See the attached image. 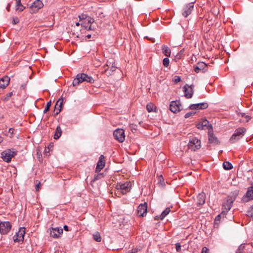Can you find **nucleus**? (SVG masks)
<instances>
[{"instance_id":"obj_38","label":"nucleus","mask_w":253,"mask_h":253,"mask_svg":"<svg viewBox=\"0 0 253 253\" xmlns=\"http://www.w3.org/2000/svg\"><path fill=\"white\" fill-rule=\"evenodd\" d=\"M181 81V78L179 76H175L173 78V81L175 83H178Z\"/></svg>"},{"instance_id":"obj_4","label":"nucleus","mask_w":253,"mask_h":253,"mask_svg":"<svg viewBox=\"0 0 253 253\" xmlns=\"http://www.w3.org/2000/svg\"><path fill=\"white\" fill-rule=\"evenodd\" d=\"M131 183L130 182L127 181L124 183H119L116 185L117 191H115V194L116 196L120 197L119 192L121 191L122 194H125L128 192L130 190Z\"/></svg>"},{"instance_id":"obj_58","label":"nucleus","mask_w":253,"mask_h":253,"mask_svg":"<svg viewBox=\"0 0 253 253\" xmlns=\"http://www.w3.org/2000/svg\"><path fill=\"white\" fill-rule=\"evenodd\" d=\"M208 250H208V248H207V253H209L208 252Z\"/></svg>"},{"instance_id":"obj_50","label":"nucleus","mask_w":253,"mask_h":253,"mask_svg":"<svg viewBox=\"0 0 253 253\" xmlns=\"http://www.w3.org/2000/svg\"><path fill=\"white\" fill-rule=\"evenodd\" d=\"M206 247H203L201 253H206Z\"/></svg>"},{"instance_id":"obj_16","label":"nucleus","mask_w":253,"mask_h":253,"mask_svg":"<svg viewBox=\"0 0 253 253\" xmlns=\"http://www.w3.org/2000/svg\"><path fill=\"white\" fill-rule=\"evenodd\" d=\"M184 92L185 93L184 96L187 98H190L192 97L193 94V88L192 85H188L187 84H185L183 87Z\"/></svg>"},{"instance_id":"obj_8","label":"nucleus","mask_w":253,"mask_h":253,"mask_svg":"<svg viewBox=\"0 0 253 253\" xmlns=\"http://www.w3.org/2000/svg\"><path fill=\"white\" fill-rule=\"evenodd\" d=\"M194 2H190L184 5L182 8V14L184 17H187L191 14L192 11L194 9Z\"/></svg>"},{"instance_id":"obj_55","label":"nucleus","mask_w":253,"mask_h":253,"mask_svg":"<svg viewBox=\"0 0 253 253\" xmlns=\"http://www.w3.org/2000/svg\"><path fill=\"white\" fill-rule=\"evenodd\" d=\"M88 39H89L91 38V35L89 34V35H87L86 36Z\"/></svg>"},{"instance_id":"obj_17","label":"nucleus","mask_w":253,"mask_h":253,"mask_svg":"<svg viewBox=\"0 0 253 253\" xmlns=\"http://www.w3.org/2000/svg\"><path fill=\"white\" fill-rule=\"evenodd\" d=\"M105 165V157L103 155H101L99 158V161L97 164V166L95 169L96 172L100 171L104 167Z\"/></svg>"},{"instance_id":"obj_2","label":"nucleus","mask_w":253,"mask_h":253,"mask_svg":"<svg viewBox=\"0 0 253 253\" xmlns=\"http://www.w3.org/2000/svg\"><path fill=\"white\" fill-rule=\"evenodd\" d=\"M208 130V144L207 146H215L220 144V141L213 133L212 126L211 124H207Z\"/></svg>"},{"instance_id":"obj_7","label":"nucleus","mask_w":253,"mask_h":253,"mask_svg":"<svg viewBox=\"0 0 253 253\" xmlns=\"http://www.w3.org/2000/svg\"><path fill=\"white\" fill-rule=\"evenodd\" d=\"M188 147L192 151H195L201 147V141L197 138H191L188 144Z\"/></svg>"},{"instance_id":"obj_1","label":"nucleus","mask_w":253,"mask_h":253,"mask_svg":"<svg viewBox=\"0 0 253 253\" xmlns=\"http://www.w3.org/2000/svg\"><path fill=\"white\" fill-rule=\"evenodd\" d=\"M83 82L93 83L94 80L91 76H89L86 74L79 73L77 75L76 78L73 80L72 84L74 86H75Z\"/></svg>"},{"instance_id":"obj_49","label":"nucleus","mask_w":253,"mask_h":253,"mask_svg":"<svg viewBox=\"0 0 253 253\" xmlns=\"http://www.w3.org/2000/svg\"><path fill=\"white\" fill-rule=\"evenodd\" d=\"M10 4H8L6 7V9L9 11H10Z\"/></svg>"},{"instance_id":"obj_42","label":"nucleus","mask_w":253,"mask_h":253,"mask_svg":"<svg viewBox=\"0 0 253 253\" xmlns=\"http://www.w3.org/2000/svg\"><path fill=\"white\" fill-rule=\"evenodd\" d=\"M220 216H221V214H218V215H217L215 218V220H214V222H215V223H217L218 221H220Z\"/></svg>"},{"instance_id":"obj_37","label":"nucleus","mask_w":253,"mask_h":253,"mask_svg":"<svg viewBox=\"0 0 253 253\" xmlns=\"http://www.w3.org/2000/svg\"><path fill=\"white\" fill-rule=\"evenodd\" d=\"M12 92H9L7 93L3 98L4 101H7L9 99V98L12 95Z\"/></svg>"},{"instance_id":"obj_3","label":"nucleus","mask_w":253,"mask_h":253,"mask_svg":"<svg viewBox=\"0 0 253 253\" xmlns=\"http://www.w3.org/2000/svg\"><path fill=\"white\" fill-rule=\"evenodd\" d=\"M81 25L88 30H92L91 24L94 22V19L87 16L86 14H82L79 16Z\"/></svg>"},{"instance_id":"obj_27","label":"nucleus","mask_w":253,"mask_h":253,"mask_svg":"<svg viewBox=\"0 0 253 253\" xmlns=\"http://www.w3.org/2000/svg\"><path fill=\"white\" fill-rule=\"evenodd\" d=\"M16 10L19 12L23 11L25 8V7L22 4L21 0H16Z\"/></svg>"},{"instance_id":"obj_13","label":"nucleus","mask_w":253,"mask_h":253,"mask_svg":"<svg viewBox=\"0 0 253 253\" xmlns=\"http://www.w3.org/2000/svg\"><path fill=\"white\" fill-rule=\"evenodd\" d=\"M181 104L179 101H173L170 102L169 110L174 113H177L180 111Z\"/></svg>"},{"instance_id":"obj_52","label":"nucleus","mask_w":253,"mask_h":253,"mask_svg":"<svg viewBox=\"0 0 253 253\" xmlns=\"http://www.w3.org/2000/svg\"><path fill=\"white\" fill-rule=\"evenodd\" d=\"M154 218L155 220H159V219H160V216H155Z\"/></svg>"},{"instance_id":"obj_47","label":"nucleus","mask_w":253,"mask_h":253,"mask_svg":"<svg viewBox=\"0 0 253 253\" xmlns=\"http://www.w3.org/2000/svg\"><path fill=\"white\" fill-rule=\"evenodd\" d=\"M245 118L246 119V122H249L251 120V117L249 115H246Z\"/></svg>"},{"instance_id":"obj_12","label":"nucleus","mask_w":253,"mask_h":253,"mask_svg":"<svg viewBox=\"0 0 253 253\" xmlns=\"http://www.w3.org/2000/svg\"><path fill=\"white\" fill-rule=\"evenodd\" d=\"M43 6L42 2L40 0L35 1L30 7V12L31 13H36L42 8Z\"/></svg>"},{"instance_id":"obj_5","label":"nucleus","mask_w":253,"mask_h":253,"mask_svg":"<svg viewBox=\"0 0 253 253\" xmlns=\"http://www.w3.org/2000/svg\"><path fill=\"white\" fill-rule=\"evenodd\" d=\"M235 198L228 197L222 204V211L221 214L225 215L231 209Z\"/></svg>"},{"instance_id":"obj_10","label":"nucleus","mask_w":253,"mask_h":253,"mask_svg":"<svg viewBox=\"0 0 253 253\" xmlns=\"http://www.w3.org/2000/svg\"><path fill=\"white\" fill-rule=\"evenodd\" d=\"M11 225L8 221L0 222V233L1 234H6L10 230Z\"/></svg>"},{"instance_id":"obj_14","label":"nucleus","mask_w":253,"mask_h":253,"mask_svg":"<svg viewBox=\"0 0 253 253\" xmlns=\"http://www.w3.org/2000/svg\"><path fill=\"white\" fill-rule=\"evenodd\" d=\"M137 214L139 216H145L147 212V204L145 202L141 204L137 208Z\"/></svg>"},{"instance_id":"obj_41","label":"nucleus","mask_w":253,"mask_h":253,"mask_svg":"<svg viewBox=\"0 0 253 253\" xmlns=\"http://www.w3.org/2000/svg\"><path fill=\"white\" fill-rule=\"evenodd\" d=\"M175 248L177 252H180L181 250V245L179 243L175 244Z\"/></svg>"},{"instance_id":"obj_6","label":"nucleus","mask_w":253,"mask_h":253,"mask_svg":"<svg viewBox=\"0 0 253 253\" xmlns=\"http://www.w3.org/2000/svg\"><path fill=\"white\" fill-rule=\"evenodd\" d=\"M1 154L3 160L7 163H9L11 161V159L16 155V153L10 149H7L2 151Z\"/></svg>"},{"instance_id":"obj_48","label":"nucleus","mask_w":253,"mask_h":253,"mask_svg":"<svg viewBox=\"0 0 253 253\" xmlns=\"http://www.w3.org/2000/svg\"><path fill=\"white\" fill-rule=\"evenodd\" d=\"M63 227H64V229L65 230H66L67 231H69L68 227L67 225H64Z\"/></svg>"},{"instance_id":"obj_23","label":"nucleus","mask_w":253,"mask_h":253,"mask_svg":"<svg viewBox=\"0 0 253 253\" xmlns=\"http://www.w3.org/2000/svg\"><path fill=\"white\" fill-rule=\"evenodd\" d=\"M206 201V194L205 193H201L199 194L197 196V204L198 206L199 205H202L205 204Z\"/></svg>"},{"instance_id":"obj_31","label":"nucleus","mask_w":253,"mask_h":253,"mask_svg":"<svg viewBox=\"0 0 253 253\" xmlns=\"http://www.w3.org/2000/svg\"><path fill=\"white\" fill-rule=\"evenodd\" d=\"M93 239L95 241L98 242H100L101 241L102 238H101L100 233L98 232H95L93 235Z\"/></svg>"},{"instance_id":"obj_29","label":"nucleus","mask_w":253,"mask_h":253,"mask_svg":"<svg viewBox=\"0 0 253 253\" xmlns=\"http://www.w3.org/2000/svg\"><path fill=\"white\" fill-rule=\"evenodd\" d=\"M170 211L169 208H166L160 215V219H163L169 213Z\"/></svg>"},{"instance_id":"obj_59","label":"nucleus","mask_w":253,"mask_h":253,"mask_svg":"<svg viewBox=\"0 0 253 253\" xmlns=\"http://www.w3.org/2000/svg\"><path fill=\"white\" fill-rule=\"evenodd\" d=\"M236 253H242V252L239 251L238 252H237Z\"/></svg>"},{"instance_id":"obj_36","label":"nucleus","mask_w":253,"mask_h":253,"mask_svg":"<svg viewBox=\"0 0 253 253\" xmlns=\"http://www.w3.org/2000/svg\"><path fill=\"white\" fill-rule=\"evenodd\" d=\"M247 215L250 217H253V209L250 208L247 212Z\"/></svg>"},{"instance_id":"obj_15","label":"nucleus","mask_w":253,"mask_h":253,"mask_svg":"<svg viewBox=\"0 0 253 253\" xmlns=\"http://www.w3.org/2000/svg\"><path fill=\"white\" fill-rule=\"evenodd\" d=\"M63 233V229L61 228L56 227L50 229V235L54 238H58Z\"/></svg>"},{"instance_id":"obj_43","label":"nucleus","mask_w":253,"mask_h":253,"mask_svg":"<svg viewBox=\"0 0 253 253\" xmlns=\"http://www.w3.org/2000/svg\"><path fill=\"white\" fill-rule=\"evenodd\" d=\"M129 127L131 130H136L137 129V126L134 124H130Z\"/></svg>"},{"instance_id":"obj_33","label":"nucleus","mask_w":253,"mask_h":253,"mask_svg":"<svg viewBox=\"0 0 253 253\" xmlns=\"http://www.w3.org/2000/svg\"><path fill=\"white\" fill-rule=\"evenodd\" d=\"M103 177V174L102 173H99L97 174H95L94 175L93 178L91 182H94L97 180H98L99 179Z\"/></svg>"},{"instance_id":"obj_22","label":"nucleus","mask_w":253,"mask_h":253,"mask_svg":"<svg viewBox=\"0 0 253 253\" xmlns=\"http://www.w3.org/2000/svg\"><path fill=\"white\" fill-rule=\"evenodd\" d=\"M63 103V99L60 98L56 103L55 105L54 112H55V115H58L61 110V106Z\"/></svg>"},{"instance_id":"obj_21","label":"nucleus","mask_w":253,"mask_h":253,"mask_svg":"<svg viewBox=\"0 0 253 253\" xmlns=\"http://www.w3.org/2000/svg\"><path fill=\"white\" fill-rule=\"evenodd\" d=\"M10 78L5 76L0 79V88H5L9 84Z\"/></svg>"},{"instance_id":"obj_19","label":"nucleus","mask_w":253,"mask_h":253,"mask_svg":"<svg viewBox=\"0 0 253 253\" xmlns=\"http://www.w3.org/2000/svg\"><path fill=\"white\" fill-rule=\"evenodd\" d=\"M246 131V129L244 127L237 128L234 133L232 135V139H234V137L237 136L241 138L244 135Z\"/></svg>"},{"instance_id":"obj_56","label":"nucleus","mask_w":253,"mask_h":253,"mask_svg":"<svg viewBox=\"0 0 253 253\" xmlns=\"http://www.w3.org/2000/svg\"><path fill=\"white\" fill-rule=\"evenodd\" d=\"M81 25V24L79 22H77L76 23V26H79Z\"/></svg>"},{"instance_id":"obj_51","label":"nucleus","mask_w":253,"mask_h":253,"mask_svg":"<svg viewBox=\"0 0 253 253\" xmlns=\"http://www.w3.org/2000/svg\"><path fill=\"white\" fill-rule=\"evenodd\" d=\"M240 115L242 117H245V116L246 115L244 113H241Z\"/></svg>"},{"instance_id":"obj_40","label":"nucleus","mask_w":253,"mask_h":253,"mask_svg":"<svg viewBox=\"0 0 253 253\" xmlns=\"http://www.w3.org/2000/svg\"><path fill=\"white\" fill-rule=\"evenodd\" d=\"M240 139V138L239 137L237 136V137H235L234 139H232V136H231V138H230V142L232 143H233Z\"/></svg>"},{"instance_id":"obj_44","label":"nucleus","mask_w":253,"mask_h":253,"mask_svg":"<svg viewBox=\"0 0 253 253\" xmlns=\"http://www.w3.org/2000/svg\"><path fill=\"white\" fill-rule=\"evenodd\" d=\"M14 129L13 128H10L9 129L8 132L11 134V135L10 136V137H12V135L14 133Z\"/></svg>"},{"instance_id":"obj_53","label":"nucleus","mask_w":253,"mask_h":253,"mask_svg":"<svg viewBox=\"0 0 253 253\" xmlns=\"http://www.w3.org/2000/svg\"><path fill=\"white\" fill-rule=\"evenodd\" d=\"M3 140V138L1 136H0V143H1Z\"/></svg>"},{"instance_id":"obj_26","label":"nucleus","mask_w":253,"mask_h":253,"mask_svg":"<svg viewBox=\"0 0 253 253\" xmlns=\"http://www.w3.org/2000/svg\"><path fill=\"white\" fill-rule=\"evenodd\" d=\"M205 103H198L195 104H192L190 106L189 108L191 110L204 109L205 108Z\"/></svg>"},{"instance_id":"obj_28","label":"nucleus","mask_w":253,"mask_h":253,"mask_svg":"<svg viewBox=\"0 0 253 253\" xmlns=\"http://www.w3.org/2000/svg\"><path fill=\"white\" fill-rule=\"evenodd\" d=\"M62 129L60 126H57L54 133V138L55 139H58L62 134Z\"/></svg>"},{"instance_id":"obj_57","label":"nucleus","mask_w":253,"mask_h":253,"mask_svg":"<svg viewBox=\"0 0 253 253\" xmlns=\"http://www.w3.org/2000/svg\"><path fill=\"white\" fill-rule=\"evenodd\" d=\"M160 178H162L163 180H164L163 177H162V175L160 176Z\"/></svg>"},{"instance_id":"obj_39","label":"nucleus","mask_w":253,"mask_h":253,"mask_svg":"<svg viewBox=\"0 0 253 253\" xmlns=\"http://www.w3.org/2000/svg\"><path fill=\"white\" fill-rule=\"evenodd\" d=\"M195 114V112H189L187 113H186L185 115V118L187 119V118H189L190 116H193V115H194Z\"/></svg>"},{"instance_id":"obj_35","label":"nucleus","mask_w":253,"mask_h":253,"mask_svg":"<svg viewBox=\"0 0 253 253\" xmlns=\"http://www.w3.org/2000/svg\"><path fill=\"white\" fill-rule=\"evenodd\" d=\"M169 60L168 58H165L163 60V64L165 67H168L169 65Z\"/></svg>"},{"instance_id":"obj_11","label":"nucleus","mask_w":253,"mask_h":253,"mask_svg":"<svg viewBox=\"0 0 253 253\" xmlns=\"http://www.w3.org/2000/svg\"><path fill=\"white\" fill-rule=\"evenodd\" d=\"M25 234V228L24 227L20 228L18 231L13 236V240L15 242H23Z\"/></svg>"},{"instance_id":"obj_20","label":"nucleus","mask_w":253,"mask_h":253,"mask_svg":"<svg viewBox=\"0 0 253 253\" xmlns=\"http://www.w3.org/2000/svg\"><path fill=\"white\" fill-rule=\"evenodd\" d=\"M206 68V63L203 62H198L196 66L194 68V71L196 73H205Z\"/></svg>"},{"instance_id":"obj_54","label":"nucleus","mask_w":253,"mask_h":253,"mask_svg":"<svg viewBox=\"0 0 253 253\" xmlns=\"http://www.w3.org/2000/svg\"><path fill=\"white\" fill-rule=\"evenodd\" d=\"M208 50H212V47L211 46H209V47H207Z\"/></svg>"},{"instance_id":"obj_45","label":"nucleus","mask_w":253,"mask_h":253,"mask_svg":"<svg viewBox=\"0 0 253 253\" xmlns=\"http://www.w3.org/2000/svg\"><path fill=\"white\" fill-rule=\"evenodd\" d=\"M19 22V20L17 18H13L12 20V23L13 24H16Z\"/></svg>"},{"instance_id":"obj_30","label":"nucleus","mask_w":253,"mask_h":253,"mask_svg":"<svg viewBox=\"0 0 253 253\" xmlns=\"http://www.w3.org/2000/svg\"><path fill=\"white\" fill-rule=\"evenodd\" d=\"M223 167L224 169L230 170L232 169L233 166L232 164L229 162H224L223 163Z\"/></svg>"},{"instance_id":"obj_46","label":"nucleus","mask_w":253,"mask_h":253,"mask_svg":"<svg viewBox=\"0 0 253 253\" xmlns=\"http://www.w3.org/2000/svg\"><path fill=\"white\" fill-rule=\"evenodd\" d=\"M41 183L39 182L36 186V189L37 191H39L40 188Z\"/></svg>"},{"instance_id":"obj_32","label":"nucleus","mask_w":253,"mask_h":253,"mask_svg":"<svg viewBox=\"0 0 253 253\" xmlns=\"http://www.w3.org/2000/svg\"><path fill=\"white\" fill-rule=\"evenodd\" d=\"M205 121L202 123H199L196 125V126L198 129H204L206 126V124H204Z\"/></svg>"},{"instance_id":"obj_25","label":"nucleus","mask_w":253,"mask_h":253,"mask_svg":"<svg viewBox=\"0 0 253 253\" xmlns=\"http://www.w3.org/2000/svg\"><path fill=\"white\" fill-rule=\"evenodd\" d=\"M146 108L148 112H157L156 106L152 103H148L146 106Z\"/></svg>"},{"instance_id":"obj_34","label":"nucleus","mask_w":253,"mask_h":253,"mask_svg":"<svg viewBox=\"0 0 253 253\" xmlns=\"http://www.w3.org/2000/svg\"><path fill=\"white\" fill-rule=\"evenodd\" d=\"M51 101H48L47 104H46V105L43 110V113H47L49 110V108H50V107L51 106Z\"/></svg>"},{"instance_id":"obj_9","label":"nucleus","mask_w":253,"mask_h":253,"mask_svg":"<svg viewBox=\"0 0 253 253\" xmlns=\"http://www.w3.org/2000/svg\"><path fill=\"white\" fill-rule=\"evenodd\" d=\"M114 136L120 142H123L125 140V130L123 129L118 128L114 131Z\"/></svg>"},{"instance_id":"obj_24","label":"nucleus","mask_w":253,"mask_h":253,"mask_svg":"<svg viewBox=\"0 0 253 253\" xmlns=\"http://www.w3.org/2000/svg\"><path fill=\"white\" fill-rule=\"evenodd\" d=\"M162 49L163 53L165 54V56L167 57H170L171 50L167 45H163L162 47Z\"/></svg>"},{"instance_id":"obj_18","label":"nucleus","mask_w":253,"mask_h":253,"mask_svg":"<svg viewBox=\"0 0 253 253\" xmlns=\"http://www.w3.org/2000/svg\"><path fill=\"white\" fill-rule=\"evenodd\" d=\"M251 200H253V186L248 188L246 196L243 198V200L245 202Z\"/></svg>"},{"instance_id":"obj_60","label":"nucleus","mask_w":253,"mask_h":253,"mask_svg":"<svg viewBox=\"0 0 253 253\" xmlns=\"http://www.w3.org/2000/svg\"><path fill=\"white\" fill-rule=\"evenodd\" d=\"M206 122H207V123H209V122L208 121V120H206Z\"/></svg>"}]
</instances>
